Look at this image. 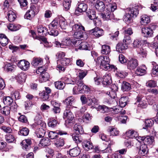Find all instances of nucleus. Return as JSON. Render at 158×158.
<instances>
[{"label":"nucleus","mask_w":158,"mask_h":158,"mask_svg":"<svg viewBox=\"0 0 158 158\" xmlns=\"http://www.w3.org/2000/svg\"><path fill=\"white\" fill-rule=\"evenodd\" d=\"M59 26V20L58 19H54L53 20L49 25V28H53L54 29H56L58 26Z\"/></svg>","instance_id":"obj_56"},{"label":"nucleus","mask_w":158,"mask_h":158,"mask_svg":"<svg viewBox=\"0 0 158 158\" xmlns=\"http://www.w3.org/2000/svg\"><path fill=\"white\" fill-rule=\"evenodd\" d=\"M118 88L116 85H112L110 90L107 92L106 94L111 98H114L116 97V92L118 90Z\"/></svg>","instance_id":"obj_13"},{"label":"nucleus","mask_w":158,"mask_h":158,"mask_svg":"<svg viewBox=\"0 0 158 158\" xmlns=\"http://www.w3.org/2000/svg\"><path fill=\"white\" fill-rule=\"evenodd\" d=\"M142 33L143 35L145 37H150L153 35V31L150 27H144L141 29Z\"/></svg>","instance_id":"obj_16"},{"label":"nucleus","mask_w":158,"mask_h":158,"mask_svg":"<svg viewBox=\"0 0 158 158\" xmlns=\"http://www.w3.org/2000/svg\"><path fill=\"white\" fill-rule=\"evenodd\" d=\"M36 5H31L30 9L28 10L24 15V18L26 19L31 20L35 16V14L38 11Z\"/></svg>","instance_id":"obj_2"},{"label":"nucleus","mask_w":158,"mask_h":158,"mask_svg":"<svg viewBox=\"0 0 158 158\" xmlns=\"http://www.w3.org/2000/svg\"><path fill=\"white\" fill-rule=\"evenodd\" d=\"M54 142L55 146L58 148H60L63 147L64 144V139L61 138L55 140Z\"/></svg>","instance_id":"obj_37"},{"label":"nucleus","mask_w":158,"mask_h":158,"mask_svg":"<svg viewBox=\"0 0 158 158\" xmlns=\"http://www.w3.org/2000/svg\"><path fill=\"white\" fill-rule=\"evenodd\" d=\"M95 12L92 9H89L87 10L86 14L87 16L91 20H93L95 24H96L97 20L98 21L97 19V17L95 15Z\"/></svg>","instance_id":"obj_14"},{"label":"nucleus","mask_w":158,"mask_h":158,"mask_svg":"<svg viewBox=\"0 0 158 158\" xmlns=\"http://www.w3.org/2000/svg\"><path fill=\"white\" fill-rule=\"evenodd\" d=\"M82 146L85 150L87 151L92 149L94 148L92 143L90 141L87 140H85L84 141Z\"/></svg>","instance_id":"obj_29"},{"label":"nucleus","mask_w":158,"mask_h":158,"mask_svg":"<svg viewBox=\"0 0 158 158\" xmlns=\"http://www.w3.org/2000/svg\"><path fill=\"white\" fill-rule=\"evenodd\" d=\"M138 53L140 55L143 57H145L147 55V52L146 50L143 48V47L137 49Z\"/></svg>","instance_id":"obj_57"},{"label":"nucleus","mask_w":158,"mask_h":158,"mask_svg":"<svg viewBox=\"0 0 158 158\" xmlns=\"http://www.w3.org/2000/svg\"><path fill=\"white\" fill-rule=\"evenodd\" d=\"M89 33L94 35L95 37H99L104 34L103 30L98 27H95L89 31Z\"/></svg>","instance_id":"obj_9"},{"label":"nucleus","mask_w":158,"mask_h":158,"mask_svg":"<svg viewBox=\"0 0 158 158\" xmlns=\"http://www.w3.org/2000/svg\"><path fill=\"white\" fill-rule=\"evenodd\" d=\"M8 19L10 22L14 21L16 18V15L12 10H10L8 11L7 14Z\"/></svg>","instance_id":"obj_42"},{"label":"nucleus","mask_w":158,"mask_h":158,"mask_svg":"<svg viewBox=\"0 0 158 158\" xmlns=\"http://www.w3.org/2000/svg\"><path fill=\"white\" fill-rule=\"evenodd\" d=\"M10 108L8 106L4 107L1 109V112L5 115H8L9 114L10 112Z\"/></svg>","instance_id":"obj_60"},{"label":"nucleus","mask_w":158,"mask_h":158,"mask_svg":"<svg viewBox=\"0 0 158 158\" xmlns=\"http://www.w3.org/2000/svg\"><path fill=\"white\" fill-rule=\"evenodd\" d=\"M40 79V81L42 82H45L47 81L49 78V74L46 72H44V73H42Z\"/></svg>","instance_id":"obj_47"},{"label":"nucleus","mask_w":158,"mask_h":158,"mask_svg":"<svg viewBox=\"0 0 158 158\" xmlns=\"http://www.w3.org/2000/svg\"><path fill=\"white\" fill-rule=\"evenodd\" d=\"M75 83L77 85V86L78 87V90L80 91L82 90L83 92L84 90V89H86L88 88L87 86L85 85L82 80L78 79L76 81Z\"/></svg>","instance_id":"obj_28"},{"label":"nucleus","mask_w":158,"mask_h":158,"mask_svg":"<svg viewBox=\"0 0 158 158\" xmlns=\"http://www.w3.org/2000/svg\"><path fill=\"white\" fill-rule=\"evenodd\" d=\"M133 18L128 13H126L123 17V19L127 23L129 24L132 21V18Z\"/></svg>","instance_id":"obj_48"},{"label":"nucleus","mask_w":158,"mask_h":158,"mask_svg":"<svg viewBox=\"0 0 158 158\" xmlns=\"http://www.w3.org/2000/svg\"><path fill=\"white\" fill-rule=\"evenodd\" d=\"M143 41L139 39L135 40L133 43V45L134 48H140L143 46Z\"/></svg>","instance_id":"obj_32"},{"label":"nucleus","mask_w":158,"mask_h":158,"mask_svg":"<svg viewBox=\"0 0 158 158\" xmlns=\"http://www.w3.org/2000/svg\"><path fill=\"white\" fill-rule=\"evenodd\" d=\"M150 21V18L147 15H144L141 17L140 23L141 25H146L149 23Z\"/></svg>","instance_id":"obj_25"},{"label":"nucleus","mask_w":158,"mask_h":158,"mask_svg":"<svg viewBox=\"0 0 158 158\" xmlns=\"http://www.w3.org/2000/svg\"><path fill=\"white\" fill-rule=\"evenodd\" d=\"M128 97H125L121 98L119 100L120 106L121 108L124 107L127 104Z\"/></svg>","instance_id":"obj_50"},{"label":"nucleus","mask_w":158,"mask_h":158,"mask_svg":"<svg viewBox=\"0 0 158 158\" xmlns=\"http://www.w3.org/2000/svg\"><path fill=\"white\" fill-rule=\"evenodd\" d=\"M45 131L42 128H39L38 131L36 132V135L38 138H41L44 136Z\"/></svg>","instance_id":"obj_55"},{"label":"nucleus","mask_w":158,"mask_h":158,"mask_svg":"<svg viewBox=\"0 0 158 158\" xmlns=\"http://www.w3.org/2000/svg\"><path fill=\"white\" fill-rule=\"evenodd\" d=\"M74 130L77 134H82L84 132V130L82 126L78 124H75L74 126Z\"/></svg>","instance_id":"obj_34"},{"label":"nucleus","mask_w":158,"mask_h":158,"mask_svg":"<svg viewBox=\"0 0 158 158\" xmlns=\"http://www.w3.org/2000/svg\"><path fill=\"white\" fill-rule=\"evenodd\" d=\"M139 154L141 156H144L148 152L147 145L145 144H142L139 147H137Z\"/></svg>","instance_id":"obj_20"},{"label":"nucleus","mask_w":158,"mask_h":158,"mask_svg":"<svg viewBox=\"0 0 158 158\" xmlns=\"http://www.w3.org/2000/svg\"><path fill=\"white\" fill-rule=\"evenodd\" d=\"M70 60L69 58L66 57L60 60H58V62H60L62 65L59 64L57 66V69L59 70L60 72L61 71L63 72L65 70L64 66H66L70 63Z\"/></svg>","instance_id":"obj_6"},{"label":"nucleus","mask_w":158,"mask_h":158,"mask_svg":"<svg viewBox=\"0 0 158 158\" xmlns=\"http://www.w3.org/2000/svg\"><path fill=\"white\" fill-rule=\"evenodd\" d=\"M110 52V47L107 45L102 46L101 53L104 55H108Z\"/></svg>","instance_id":"obj_35"},{"label":"nucleus","mask_w":158,"mask_h":158,"mask_svg":"<svg viewBox=\"0 0 158 158\" xmlns=\"http://www.w3.org/2000/svg\"><path fill=\"white\" fill-rule=\"evenodd\" d=\"M3 102L4 104L8 106L11 105L13 102V99L9 96L4 97L3 98Z\"/></svg>","instance_id":"obj_51"},{"label":"nucleus","mask_w":158,"mask_h":158,"mask_svg":"<svg viewBox=\"0 0 158 158\" xmlns=\"http://www.w3.org/2000/svg\"><path fill=\"white\" fill-rule=\"evenodd\" d=\"M94 108L97 111L102 113H106L109 110L108 107L104 105H99L97 107H95Z\"/></svg>","instance_id":"obj_39"},{"label":"nucleus","mask_w":158,"mask_h":158,"mask_svg":"<svg viewBox=\"0 0 158 158\" xmlns=\"http://www.w3.org/2000/svg\"><path fill=\"white\" fill-rule=\"evenodd\" d=\"M152 64L153 67L152 70V74L154 75H158V65L156 64L155 62H152Z\"/></svg>","instance_id":"obj_58"},{"label":"nucleus","mask_w":158,"mask_h":158,"mask_svg":"<svg viewBox=\"0 0 158 158\" xmlns=\"http://www.w3.org/2000/svg\"><path fill=\"white\" fill-rule=\"evenodd\" d=\"M101 16L104 20L108 21L114 19V15L113 13L109 10H107L103 13L101 14Z\"/></svg>","instance_id":"obj_10"},{"label":"nucleus","mask_w":158,"mask_h":158,"mask_svg":"<svg viewBox=\"0 0 158 158\" xmlns=\"http://www.w3.org/2000/svg\"><path fill=\"white\" fill-rule=\"evenodd\" d=\"M147 68L145 65H143L139 67L137 69L135 73L139 76H143L146 73Z\"/></svg>","instance_id":"obj_23"},{"label":"nucleus","mask_w":158,"mask_h":158,"mask_svg":"<svg viewBox=\"0 0 158 158\" xmlns=\"http://www.w3.org/2000/svg\"><path fill=\"white\" fill-rule=\"evenodd\" d=\"M75 98L73 96L68 97L65 100V102L67 108H73V107L77 108L75 106Z\"/></svg>","instance_id":"obj_12"},{"label":"nucleus","mask_w":158,"mask_h":158,"mask_svg":"<svg viewBox=\"0 0 158 158\" xmlns=\"http://www.w3.org/2000/svg\"><path fill=\"white\" fill-rule=\"evenodd\" d=\"M87 8V6L86 4L84 3H78L75 13L76 14H79L80 13L86 11Z\"/></svg>","instance_id":"obj_8"},{"label":"nucleus","mask_w":158,"mask_h":158,"mask_svg":"<svg viewBox=\"0 0 158 158\" xmlns=\"http://www.w3.org/2000/svg\"><path fill=\"white\" fill-rule=\"evenodd\" d=\"M146 85L147 87L154 88L156 86V81L154 80H149L146 82Z\"/></svg>","instance_id":"obj_61"},{"label":"nucleus","mask_w":158,"mask_h":158,"mask_svg":"<svg viewBox=\"0 0 158 158\" xmlns=\"http://www.w3.org/2000/svg\"><path fill=\"white\" fill-rule=\"evenodd\" d=\"M130 44H127V42H124L118 43L116 45V48L117 51L121 52L128 48L127 45Z\"/></svg>","instance_id":"obj_15"},{"label":"nucleus","mask_w":158,"mask_h":158,"mask_svg":"<svg viewBox=\"0 0 158 158\" xmlns=\"http://www.w3.org/2000/svg\"><path fill=\"white\" fill-rule=\"evenodd\" d=\"M49 30L47 31V34L50 35L56 36L58 34V31L56 30V29L53 28H49Z\"/></svg>","instance_id":"obj_54"},{"label":"nucleus","mask_w":158,"mask_h":158,"mask_svg":"<svg viewBox=\"0 0 158 158\" xmlns=\"http://www.w3.org/2000/svg\"><path fill=\"white\" fill-rule=\"evenodd\" d=\"M37 31L39 33L42 34L43 35H46L47 34L48 30L47 28L42 25H39L37 27Z\"/></svg>","instance_id":"obj_38"},{"label":"nucleus","mask_w":158,"mask_h":158,"mask_svg":"<svg viewBox=\"0 0 158 158\" xmlns=\"http://www.w3.org/2000/svg\"><path fill=\"white\" fill-rule=\"evenodd\" d=\"M63 48L64 46H69L71 44L72 41L70 39L68 38L64 39L62 41Z\"/></svg>","instance_id":"obj_64"},{"label":"nucleus","mask_w":158,"mask_h":158,"mask_svg":"<svg viewBox=\"0 0 158 158\" xmlns=\"http://www.w3.org/2000/svg\"><path fill=\"white\" fill-rule=\"evenodd\" d=\"M121 89L123 91L130 90L131 89L130 84L125 81H123L121 85Z\"/></svg>","instance_id":"obj_43"},{"label":"nucleus","mask_w":158,"mask_h":158,"mask_svg":"<svg viewBox=\"0 0 158 158\" xmlns=\"http://www.w3.org/2000/svg\"><path fill=\"white\" fill-rule=\"evenodd\" d=\"M29 131L28 129L26 127L21 128L19 129L18 134L21 135L26 136L28 135Z\"/></svg>","instance_id":"obj_44"},{"label":"nucleus","mask_w":158,"mask_h":158,"mask_svg":"<svg viewBox=\"0 0 158 158\" xmlns=\"http://www.w3.org/2000/svg\"><path fill=\"white\" fill-rule=\"evenodd\" d=\"M110 61V59L107 56H101L97 58V62L100 64V66L102 69L107 70L110 68L114 70L115 67L113 65H110L109 64Z\"/></svg>","instance_id":"obj_1"},{"label":"nucleus","mask_w":158,"mask_h":158,"mask_svg":"<svg viewBox=\"0 0 158 158\" xmlns=\"http://www.w3.org/2000/svg\"><path fill=\"white\" fill-rule=\"evenodd\" d=\"M96 8L98 11H103L105 8V4L102 1H98L95 5Z\"/></svg>","instance_id":"obj_31"},{"label":"nucleus","mask_w":158,"mask_h":158,"mask_svg":"<svg viewBox=\"0 0 158 158\" xmlns=\"http://www.w3.org/2000/svg\"><path fill=\"white\" fill-rule=\"evenodd\" d=\"M127 63V69L130 70L134 69L139 65L138 61L135 58H131L128 60Z\"/></svg>","instance_id":"obj_7"},{"label":"nucleus","mask_w":158,"mask_h":158,"mask_svg":"<svg viewBox=\"0 0 158 158\" xmlns=\"http://www.w3.org/2000/svg\"><path fill=\"white\" fill-rule=\"evenodd\" d=\"M43 63L42 59L40 58H34L31 62V64L35 67L41 65Z\"/></svg>","instance_id":"obj_41"},{"label":"nucleus","mask_w":158,"mask_h":158,"mask_svg":"<svg viewBox=\"0 0 158 158\" xmlns=\"http://www.w3.org/2000/svg\"><path fill=\"white\" fill-rule=\"evenodd\" d=\"M63 118L66 119L65 122L66 123H72V121L74 118V116L70 110L66 108V110L64 112Z\"/></svg>","instance_id":"obj_5"},{"label":"nucleus","mask_w":158,"mask_h":158,"mask_svg":"<svg viewBox=\"0 0 158 158\" xmlns=\"http://www.w3.org/2000/svg\"><path fill=\"white\" fill-rule=\"evenodd\" d=\"M139 7L138 6H132L127 8V11L128 12L133 18L136 17L139 14Z\"/></svg>","instance_id":"obj_11"},{"label":"nucleus","mask_w":158,"mask_h":158,"mask_svg":"<svg viewBox=\"0 0 158 158\" xmlns=\"http://www.w3.org/2000/svg\"><path fill=\"white\" fill-rule=\"evenodd\" d=\"M144 139V144L147 145L152 144L154 141V138L152 136H145Z\"/></svg>","instance_id":"obj_40"},{"label":"nucleus","mask_w":158,"mask_h":158,"mask_svg":"<svg viewBox=\"0 0 158 158\" xmlns=\"http://www.w3.org/2000/svg\"><path fill=\"white\" fill-rule=\"evenodd\" d=\"M112 83L111 75L110 74L106 73L102 79V84L104 86L109 85Z\"/></svg>","instance_id":"obj_17"},{"label":"nucleus","mask_w":158,"mask_h":158,"mask_svg":"<svg viewBox=\"0 0 158 158\" xmlns=\"http://www.w3.org/2000/svg\"><path fill=\"white\" fill-rule=\"evenodd\" d=\"M78 49L82 50H90L91 48L88 43L83 42L79 44Z\"/></svg>","instance_id":"obj_33"},{"label":"nucleus","mask_w":158,"mask_h":158,"mask_svg":"<svg viewBox=\"0 0 158 158\" xmlns=\"http://www.w3.org/2000/svg\"><path fill=\"white\" fill-rule=\"evenodd\" d=\"M30 63L24 60H21L18 64V67L22 70L26 71L28 69L30 66Z\"/></svg>","instance_id":"obj_18"},{"label":"nucleus","mask_w":158,"mask_h":158,"mask_svg":"<svg viewBox=\"0 0 158 158\" xmlns=\"http://www.w3.org/2000/svg\"><path fill=\"white\" fill-rule=\"evenodd\" d=\"M123 29L124 35L123 41L127 42V44H131V40L130 35L133 34L132 29L130 27L127 28L125 27L123 28Z\"/></svg>","instance_id":"obj_3"},{"label":"nucleus","mask_w":158,"mask_h":158,"mask_svg":"<svg viewBox=\"0 0 158 158\" xmlns=\"http://www.w3.org/2000/svg\"><path fill=\"white\" fill-rule=\"evenodd\" d=\"M80 148L78 147H77L70 150L69 152V154L71 156L76 157L80 154Z\"/></svg>","instance_id":"obj_30"},{"label":"nucleus","mask_w":158,"mask_h":158,"mask_svg":"<svg viewBox=\"0 0 158 158\" xmlns=\"http://www.w3.org/2000/svg\"><path fill=\"white\" fill-rule=\"evenodd\" d=\"M87 36L84 31H76L74 32V37L76 39H81L84 40L86 38Z\"/></svg>","instance_id":"obj_22"},{"label":"nucleus","mask_w":158,"mask_h":158,"mask_svg":"<svg viewBox=\"0 0 158 158\" xmlns=\"http://www.w3.org/2000/svg\"><path fill=\"white\" fill-rule=\"evenodd\" d=\"M50 144V140L48 138H44L42 139L39 144V146L43 148L48 146Z\"/></svg>","instance_id":"obj_24"},{"label":"nucleus","mask_w":158,"mask_h":158,"mask_svg":"<svg viewBox=\"0 0 158 158\" xmlns=\"http://www.w3.org/2000/svg\"><path fill=\"white\" fill-rule=\"evenodd\" d=\"M45 90L40 93V95L44 101L48 100L49 98V94L51 92V89L49 88L45 87Z\"/></svg>","instance_id":"obj_19"},{"label":"nucleus","mask_w":158,"mask_h":158,"mask_svg":"<svg viewBox=\"0 0 158 158\" xmlns=\"http://www.w3.org/2000/svg\"><path fill=\"white\" fill-rule=\"evenodd\" d=\"M26 78V75L23 72L19 74L16 77V79L19 83H22L25 81Z\"/></svg>","instance_id":"obj_27"},{"label":"nucleus","mask_w":158,"mask_h":158,"mask_svg":"<svg viewBox=\"0 0 158 158\" xmlns=\"http://www.w3.org/2000/svg\"><path fill=\"white\" fill-rule=\"evenodd\" d=\"M90 99L91 98L89 97H88L87 99L86 98L84 95L81 96V100L82 104H85L87 103L89 105H92V103L90 102Z\"/></svg>","instance_id":"obj_52"},{"label":"nucleus","mask_w":158,"mask_h":158,"mask_svg":"<svg viewBox=\"0 0 158 158\" xmlns=\"http://www.w3.org/2000/svg\"><path fill=\"white\" fill-rule=\"evenodd\" d=\"M72 30L74 31H84V27L80 24H76L72 26Z\"/></svg>","instance_id":"obj_46"},{"label":"nucleus","mask_w":158,"mask_h":158,"mask_svg":"<svg viewBox=\"0 0 158 158\" xmlns=\"http://www.w3.org/2000/svg\"><path fill=\"white\" fill-rule=\"evenodd\" d=\"M41 119V115L40 114H37L35 117L34 119L35 123L33 124V127L35 128H37L39 127H45L46 124Z\"/></svg>","instance_id":"obj_4"},{"label":"nucleus","mask_w":158,"mask_h":158,"mask_svg":"<svg viewBox=\"0 0 158 158\" xmlns=\"http://www.w3.org/2000/svg\"><path fill=\"white\" fill-rule=\"evenodd\" d=\"M107 131L110 133V135L112 136H117L119 132L116 129L111 127H109Z\"/></svg>","instance_id":"obj_45"},{"label":"nucleus","mask_w":158,"mask_h":158,"mask_svg":"<svg viewBox=\"0 0 158 158\" xmlns=\"http://www.w3.org/2000/svg\"><path fill=\"white\" fill-rule=\"evenodd\" d=\"M71 0H65L63 2V5L65 10H69L71 6Z\"/></svg>","instance_id":"obj_63"},{"label":"nucleus","mask_w":158,"mask_h":158,"mask_svg":"<svg viewBox=\"0 0 158 158\" xmlns=\"http://www.w3.org/2000/svg\"><path fill=\"white\" fill-rule=\"evenodd\" d=\"M72 137L73 140L77 144L80 143L82 141V139L80 136H79V134H73Z\"/></svg>","instance_id":"obj_53"},{"label":"nucleus","mask_w":158,"mask_h":158,"mask_svg":"<svg viewBox=\"0 0 158 158\" xmlns=\"http://www.w3.org/2000/svg\"><path fill=\"white\" fill-rule=\"evenodd\" d=\"M125 135L129 138L133 139L137 138L138 136V134L136 131L132 130H130L126 131Z\"/></svg>","instance_id":"obj_26"},{"label":"nucleus","mask_w":158,"mask_h":158,"mask_svg":"<svg viewBox=\"0 0 158 158\" xmlns=\"http://www.w3.org/2000/svg\"><path fill=\"white\" fill-rule=\"evenodd\" d=\"M8 43V39L4 34L0 35V44L2 46H5Z\"/></svg>","instance_id":"obj_36"},{"label":"nucleus","mask_w":158,"mask_h":158,"mask_svg":"<svg viewBox=\"0 0 158 158\" xmlns=\"http://www.w3.org/2000/svg\"><path fill=\"white\" fill-rule=\"evenodd\" d=\"M58 121L56 119H50L48 120V126L52 128L56 127L57 124H59Z\"/></svg>","instance_id":"obj_49"},{"label":"nucleus","mask_w":158,"mask_h":158,"mask_svg":"<svg viewBox=\"0 0 158 158\" xmlns=\"http://www.w3.org/2000/svg\"><path fill=\"white\" fill-rule=\"evenodd\" d=\"M20 26L19 25L10 24L8 26V28L10 30L13 31H16L20 28Z\"/></svg>","instance_id":"obj_59"},{"label":"nucleus","mask_w":158,"mask_h":158,"mask_svg":"<svg viewBox=\"0 0 158 158\" xmlns=\"http://www.w3.org/2000/svg\"><path fill=\"white\" fill-rule=\"evenodd\" d=\"M31 141L30 139L24 140L21 143L22 148L25 150H27L31 148Z\"/></svg>","instance_id":"obj_21"},{"label":"nucleus","mask_w":158,"mask_h":158,"mask_svg":"<svg viewBox=\"0 0 158 158\" xmlns=\"http://www.w3.org/2000/svg\"><path fill=\"white\" fill-rule=\"evenodd\" d=\"M55 86L58 89H62L64 87L65 83L60 81H57L55 82Z\"/></svg>","instance_id":"obj_62"}]
</instances>
